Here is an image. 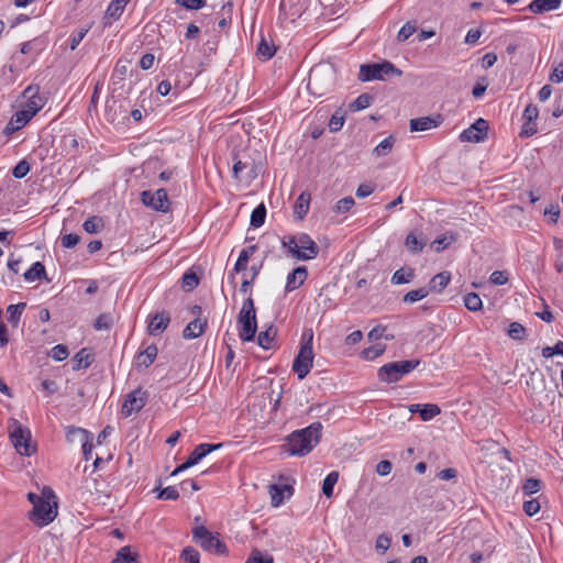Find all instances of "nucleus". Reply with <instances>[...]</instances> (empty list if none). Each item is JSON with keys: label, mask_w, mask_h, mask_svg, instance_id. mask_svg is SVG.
<instances>
[{"label": "nucleus", "mask_w": 563, "mask_h": 563, "mask_svg": "<svg viewBox=\"0 0 563 563\" xmlns=\"http://www.w3.org/2000/svg\"><path fill=\"white\" fill-rule=\"evenodd\" d=\"M199 284V279L197 275L192 272H187L184 274L181 279V286L186 291H191Z\"/></svg>", "instance_id": "49530a36"}, {"label": "nucleus", "mask_w": 563, "mask_h": 563, "mask_svg": "<svg viewBox=\"0 0 563 563\" xmlns=\"http://www.w3.org/2000/svg\"><path fill=\"white\" fill-rule=\"evenodd\" d=\"M25 307L26 302H19L16 305H10L7 308V319L13 327H18L21 314Z\"/></svg>", "instance_id": "473e14b6"}, {"label": "nucleus", "mask_w": 563, "mask_h": 563, "mask_svg": "<svg viewBox=\"0 0 563 563\" xmlns=\"http://www.w3.org/2000/svg\"><path fill=\"white\" fill-rule=\"evenodd\" d=\"M103 227V219L97 216L88 218L82 224L84 230L90 234L98 233Z\"/></svg>", "instance_id": "58836bf2"}, {"label": "nucleus", "mask_w": 563, "mask_h": 563, "mask_svg": "<svg viewBox=\"0 0 563 563\" xmlns=\"http://www.w3.org/2000/svg\"><path fill=\"white\" fill-rule=\"evenodd\" d=\"M562 0H533L528 5V10L532 13L540 14L559 9Z\"/></svg>", "instance_id": "5701e85b"}, {"label": "nucleus", "mask_w": 563, "mask_h": 563, "mask_svg": "<svg viewBox=\"0 0 563 563\" xmlns=\"http://www.w3.org/2000/svg\"><path fill=\"white\" fill-rule=\"evenodd\" d=\"M464 305L471 311H478L483 307L482 299L476 292H468L465 295Z\"/></svg>", "instance_id": "37998d69"}, {"label": "nucleus", "mask_w": 563, "mask_h": 563, "mask_svg": "<svg viewBox=\"0 0 563 563\" xmlns=\"http://www.w3.org/2000/svg\"><path fill=\"white\" fill-rule=\"evenodd\" d=\"M355 201L352 197H344L340 199L335 207L334 211L338 213H344L351 210V208L354 206Z\"/></svg>", "instance_id": "e2e57ef3"}, {"label": "nucleus", "mask_w": 563, "mask_h": 563, "mask_svg": "<svg viewBox=\"0 0 563 563\" xmlns=\"http://www.w3.org/2000/svg\"><path fill=\"white\" fill-rule=\"evenodd\" d=\"M23 97L26 99L25 104L23 108L26 111L32 112L33 115H35L44 106L43 99L38 96V88L29 86L23 91Z\"/></svg>", "instance_id": "f3484780"}, {"label": "nucleus", "mask_w": 563, "mask_h": 563, "mask_svg": "<svg viewBox=\"0 0 563 563\" xmlns=\"http://www.w3.org/2000/svg\"><path fill=\"white\" fill-rule=\"evenodd\" d=\"M222 446V443L217 444H209V443H201L197 445L194 451L190 453L188 459L186 460L190 466H194L198 464L205 456H207L209 453L220 449Z\"/></svg>", "instance_id": "6ab92c4d"}, {"label": "nucleus", "mask_w": 563, "mask_h": 563, "mask_svg": "<svg viewBox=\"0 0 563 563\" xmlns=\"http://www.w3.org/2000/svg\"><path fill=\"white\" fill-rule=\"evenodd\" d=\"M180 558L184 561V563H199L200 562L199 552L191 547L185 548L181 551Z\"/></svg>", "instance_id": "603ef678"}, {"label": "nucleus", "mask_w": 563, "mask_h": 563, "mask_svg": "<svg viewBox=\"0 0 563 563\" xmlns=\"http://www.w3.org/2000/svg\"><path fill=\"white\" fill-rule=\"evenodd\" d=\"M297 238L298 234L290 235L288 238L283 239L282 241L283 247L287 249L288 253H290L294 258H296V251H299Z\"/></svg>", "instance_id": "052dcab7"}, {"label": "nucleus", "mask_w": 563, "mask_h": 563, "mask_svg": "<svg viewBox=\"0 0 563 563\" xmlns=\"http://www.w3.org/2000/svg\"><path fill=\"white\" fill-rule=\"evenodd\" d=\"M245 563H274V559L272 555H263V553L255 549L252 551L251 556L246 560Z\"/></svg>", "instance_id": "13d9d810"}, {"label": "nucleus", "mask_w": 563, "mask_h": 563, "mask_svg": "<svg viewBox=\"0 0 563 563\" xmlns=\"http://www.w3.org/2000/svg\"><path fill=\"white\" fill-rule=\"evenodd\" d=\"M540 488H541V481L533 478V477L526 479V482L522 486L523 494L528 495V496L536 494L537 492L540 490Z\"/></svg>", "instance_id": "4d7b16f0"}, {"label": "nucleus", "mask_w": 563, "mask_h": 563, "mask_svg": "<svg viewBox=\"0 0 563 563\" xmlns=\"http://www.w3.org/2000/svg\"><path fill=\"white\" fill-rule=\"evenodd\" d=\"M147 394L141 388H136L125 396L121 413L128 418L134 412H139L146 404Z\"/></svg>", "instance_id": "1a4fd4ad"}, {"label": "nucleus", "mask_w": 563, "mask_h": 563, "mask_svg": "<svg viewBox=\"0 0 563 563\" xmlns=\"http://www.w3.org/2000/svg\"><path fill=\"white\" fill-rule=\"evenodd\" d=\"M194 541L207 552L218 555L228 554V547L217 536H213L205 526H198L192 529Z\"/></svg>", "instance_id": "423d86ee"}, {"label": "nucleus", "mask_w": 563, "mask_h": 563, "mask_svg": "<svg viewBox=\"0 0 563 563\" xmlns=\"http://www.w3.org/2000/svg\"><path fill=\"white\" fill-rule=\"evenodd\" d=\"M23 278L29 283L46 278L45 266L41 262L33 263L32 266L23 274Z\"/></svg>", "instance_id": "7c9ffc66"}, {"label": "nucleus", "mask_w": 563, "mask_h": 563, "mask_svg": "<svg viewBox=\"0 0 563 563\" xmlns=\"http://www.w3.org/2000/svg\"><path fill=\"white\" fill-rule=\"evenodd\" d=\"M402 71L393 63L384 60L379 64H363L360 67L358 79L361 81L386 80L391 76H401Z\"/></svg>", "instance_id": "20e7f679"}, {"label": "nucleus", "mask_w": 563, "mask_h": 563, "mask_svg": "<svg viewBox=\"0 0 563 563\" xmlns=\"http://www.w3.org/2000/svg\"><path fill=\"white\" fill-rule=\"evenodd\" d=\"M256 249V245H251L241 251L238 261L234 265L233 273L229 275V278H231L232 283H234V273H240L246 269L247 262L250 257L255 253Z\"/></svg>", "instance_id": "b1692460"}, {"label": "nucleus", "mask_w": 563, "mask_h": 563, "mask_svg": "<svg viewBox=\"0 0 563 563\" xmlns=\"http://www.w3.org/2000/svg\"><path fill=\"white\" fill-rule=\"evenodd\" d=\"M339 479V473L336 471L330 472L322 482V494L327 498L333 496V489Z\"/></svg>", "instance_id": "f704fd0d"}, {"label": "nucleus", "mask_w": 563, "mask_h": 563, "mask_svg": "<svg viewBox=\"0 0 563 563\" xmlns=\"http://www.w3.org/2000/svg\"><path fill=\"white\" fill-rule=\"evenodd\" d=\"M385 351V346L380 344L372 345L363 350L362 355L365 360L372 361L380 356Z\"/></svg>", "instance_id": "864d4df0"}, {"label": "nucleus", "mask_w": 563, "mask_h": 563, "mask_svg": "<svg viewBox=\"0 0 563 563\" xmlns=\"http://www.w3.org/2000/svg\"><path fill=\"white\" fill-rule=\"evenodd\" d=\"M429 290L426 287L418 288L410 290L404 296V302L413 303L417 302L423 298H426L429 295Z\"/></svg>", "instance_id": "a18cd8bd"}, {"label": "nucleus", "mask_w": 563, "mask_h": 563, "mask_svg": "<svg viewBox=\"0 0 563 563\" xmlns=\"http://www.w3.org/2000/svg\"><path fill=\"white\" fill-rule=\"evenodd\" d=\"M112 563H137L136 554L132 553L129 547H123L119 550Z\"/></svg>", "instance_id": "79ce46f5"}, {"label": "nucleus", "mask_w": 563, "mask_h": 563, "mask_svg": "<svg viewBox=\"0 0 563 563\" xmlns=\"http://www.w3.org/2000/svg\"><path fill=\"white\" fill-rule=\"evenodd\" d=\"M79 240H80V238H79L78 234H76V233H68V234H65L62 238V245L65 249H73V247H75L78 244Z\"/></svg>", "instance_id": "774afa93"}, {"label": "nucleus", "mask_w": 563, "mask_h": 563, "mask_svg": "<svg viewBox=\"0 0 563 563\" xmlns=\"http://www.w3.org/2000/svg\"><path fill=\"white\" fill-rule=\"evenodd\" d=\"M286 492H288V495H291L292 488L288 485L277 484L269 486L271 504L273 507H278L283 504Z\"/></svg>", "instance_id": "a878e982"}, {"label": "nucleus", "mask_w": 563, "mask_h": 563, "mask_svg": "<svg viewBox=\"0 0 563 563\" xmlns=\"http://www.w3.org/2000/svg\"><path fill=\"white\" fill-rule=\"evenodd\" d=\"M157 352L158 350L155 344L148 345L144 351L137 354V366L148 367L150 365H152L157 356Z\"/></svg>", "instance_id": "c85d7f7f"}, {"label": "nucleus", "mask_w": 563, "mask_h": 563, "mask_svg": "<svg viewBox=\"0 0 563 563\" xmlns=\"http://www.w3.org/2000/svg\"><path fill=\"white\" fill-rule=\"evenodd\" d=\"M508 335L514 340H523L526 336V328L519 322H511L509 324Z\"/></svg>", "instance_id": "3c124183"}, {"label": "nucleus", "mask_w": 563, "mask_h": 563, "mask_svg": "<svg viewBox=\"0 0 563 563\" xmlns=\"http://www.w3.org/2000/svg\"><path fill=\"white\" fill-rule=\"evenodd\" d=\"M311 195L302 191L294 205V216L296 220H302L309 212Z\"/></svg>", "instance_id": "412c9836"}, {"label": "nucleus", "mask_w": 563, "mask_h": 563, "mask_svg": "<svg viewBox=\"0 0 563 563\" xmlns=\"http://www.w3.org/2000/svg\"><path fill=\"white\" fill-rule=\"evenodd\" d=\"M176 3L187 10H199L206 5V0H176Z\"/></svg>", "instance_id": "0e129e2a"}, {"label": "nucleus", "mask_w": 563, "mask_h": 563, "mask_svg": "<svg viewBox=\"0 0 563 563\" xmlns=\"http://www.w3.org/2000/svg\"><path fill=\"white\" fill-rule=\"evenodd\" d=\"M275 52L276 49L274 45L268 44L264 38H262L257 47V55L264 59H269L274 56Z\"/></svg>", "instance_id": "5fc2aeb1"}, {"label": "nucleus", "mask_w": 563, "mask_h": 563, "mask_svg": "<svg viewBox=\"0 0 563 563\" xmlns=\"http://www.w3.org/2000/svg\"><path fill=\"white\" fill-rule=\"evenodd\" d=\"M34 115L32 112L26 111L22 108L20 111H16L15 114L11 118L8 123L5 130L9 132H14L22 129Z\"/></svg>", "instance_id": "4be33fe9"}, {"label": "nucleus", "mask_w": 563, "mask_h": 563, "mask_svg": "<svg viewBox=\"0 0 563 563\" xmlns=\"http://www.w3.org/2000/svg\"><path fill=\"white\" fill-rule=\"evenodd\" d=\"M29 172H30V164L25 159H22L13 167L12 175H13V177H15L18 179H21V178L25 177Z\"/></svg>", "instance_id": "680f3d73"}, {"label": "nucleus", "mask_w": 563, "mask_h": 563, "mask_svg": "<svg viewBox=\"0 0 563 563\" xmlns=\"http://www.w3.org/2000/svg\"><path fill=\"white\" fill-rule=\"evenodd\" d=\"M415 277V271L412 268H400L391 276V283L395 285H401L410 283Z\"/></svg>", "instance_id": "4c0bfd02"}, {"label": "nucleus", "mask_w": 563, "mask_h": 563, "mask_svg": "<svg viewBox=\"0 0 563 563\" xmlns=\"http://www.w3.org/2000/svg\"><path fill=\"white\" fill-rule=\"evenodd\" d=\"M442 117L437 114L435 117H420L411 119L409 122L411 132H423L439 126L442 123Z\"/></svg>", "instance_id": "dca6fc26"}, {"label": "nucleus", "mask_w": 563, "mask_h": 563, "mask_svg": "<svg viewBox=\"0 0 563 563\" xmlns=\"http://www.w3.org/2000/svg\"><path fill=\"white\" fill-rule=\"evenodd\" d=\"M238 323L240 325L239 336L244 342H251L254 340L257 331L256 314L239 312Z\"/></svg>", "instance_id": "f8f14e48"}, {"label": "nucleus", "mask_w": 563, "mask_h": 563, "mask_svg": "<svg viewBox=\"0 0 563 563\" xmlns=\"http://www.w3.org/2000/svg\"><path fill=\"white\" fill-rule=\"evenodd\" d=\"M420 364L419 360H407L400 362H390L378 369L380 382L391 384L399 382L405 375L409 374Z\"/></svg>", "instance_id": "39448f33"}, {"label": "nucleus", "mask_w": 563, "mask_h": 563, "mask_svg": "<svg viewBox=\"0 0 563 563\" xmlns=\"http://www.w3.org/2000/svg\"><path fill=\"white\" fill-rule=\"evenodd\" d=\"M416 31H417L416 23L415 22H407L399 30V32L397 34V40L399 42H404V41L408 40Z\"/></svg>", "instance_id": "bf43d9fd"}, {"label": "nucleus", "mask_w": 563, "mask_h": 563, "mask_svg": "<svg viewBox=\"0 0 563 563\" xmlns=\"http://www.w3.org/2000/svg\"><path fill=\"white\" fill-rule=\"evenodd\" d=\"M345 121V111L342 108L335 110L329 120L328 126L330 132L335 133L340 131Z\"/></svg>", "instance_id": "c9c22d12"}, {"label": "nucleus", "mask_w": 563, "mask_h": 563, "mask_svg": "<svg viewBox=\"0 0 563 563\" xmlns=\"http://www.w3.org/2000/svg\"><path fill=\"white\" fill-rule=\"evenodd\" d=\"M154 492L157 493L156 497L158 499L177 500L179 498V493L174 486H168L166 488L156 487Z\"/></svg>", "instance_id": "c03bdc74"}, {"label": "nucleus", "mask_w": 563, "mask_h": 563, "mask_svg": "<svg viewBox=\"0 0 563 563\" xmlns=\"http://www.w3.org/2000/svg\"><path fill=\"white\" fill-rule=\"evenodd\" d=\"M48 355L55 361H64L68 357V347L64 344H57L49 351Z\"/></svg>", "instance_id": "8fccbe9b"}, {"label": "nucleus", "mask_w": 563, "mask_h": 563, "mask_svg": "<svg viewBox=\"0 0 563 563\" xmlns=\"http://www.w3.org/2000/svg\"><path fill=\"white\" fill-rule=\"evenodd\" d=\"M426 239L423 238V234L420 233V235L418 236L416 233L413 232H410L407 236H406V241H405V245L406 247L408 249V251H410L411 253H420L423 247L426 246Z\"/></svg>", "instance_id": "cd10ccee"}, {"label": "nucleus", "mask_w": 563, "mask_h": 563, "mask_svg": "<svg viewBox=\"0 0 563 563\" xmlns=\"http://www.w3.org/2000/svg\"><path fill=\"white\" fill-rule=\"evenodd\" d=\"M125 5L126 3L121 0H111L106 11V18H109L112 21H118L122 15Z\"/></svg>", "instance_id": "72a5a7b5"}, {"label": "nucleus", "mask_w": 563, "mask_h": 563, "mask_svg": "<svg viewBox=\"0 0 563 563\" xmlns=\"http://www.w3.org/2000/svg\"><path fill=\"white\" fill-rule=\"evenodd\" d=\"M487 131L488 122L479 118L460 134V140L462 142L479 143L487 137Z\"/></svg>", "instance_id": "ddd939ff"}, {"label": "nucleus", "mask_w": 563, "mask_h": 563, "mask_svg": "<svg viewBox=\"0 0 563 563\" xmlns=\"http://www.w3.org/2000/svg\"><path fill=\"white\" fill-rule=\"evenodd\" d=\"M441 412L440 407L434 404L422 405L419 412L421 420L429 421L437 417Z\"/></svg>", "instance_id": "a19ab883"}, {"label": "nucleus", "mask_w": 563, "mask_h": 563, "mask_svg": "<svg viewBox=\"0 0 563 563\" xmlns=\"http://www.w3.org/2000/svg\"><path fill=\"white\" fill-rule=\"evenodd\" d=\"M86 483L88 490L91 495H93V500L100 505H107L111 497L109 484L100 476L89 478L86 481Z\"/></svg>", "instance_id": "4468645a"}, {"label": "nucleus", "mask_w": 563, "mask_h": 563, "mask_svg": "<svg viewBox=\"0 0 563 563\" xmlns=\"http://www.w3.org/2000/svg\"><path fill=\"white\" fill-rule=\"evenodd\" d=\"M43 495L46 497L30 512V520L38 527H45L54 521L57 516V500L51 487L43 488Z\"/></svg>", "instance_id": "7ed1b4c3"}, {"label": "nucleus", "mask_w": 563, "mask_h": 563, "mask_svg": "<svg viewBox=\"0 0 563 563\" xmlns=\"http://www.w3.org/2000/svg\"><path fill=\"white\" fill-rule=\"evenodd\" d=\"M523 511L527 516H534L540 510V503L538 499H530L523 503Z\"/></svg>", "instance_id": "338daca9"}, {"label": "nucleus", "mask_w": 563, "mask_h": 563, "mask_svg": "<svg viewBox=\"0 0 563 563\" xmlns=\"http://www.w3.org/2000/svg\"><path fill=\"white\" fill-rule=\"evenodd\" d=\"M395 143V140L393 136H388L386 139H384L375 148H374V153L377 155V156H385L387 155L391 148H393V145Z\"/></svg>", "instance_id": "09e8293b"}, {"label": "nucleus", "mask_w": 563, "mask_h": 563, "mask_svg": "<svg viewBox=\"0 0 563 563\" xmlns=\"http://www.w3.org/2000/svg\"><path fill=\"white\" fill-rule=\"evenodd\" d=\"M10 440L20 455L31 456L35 446L31 444V432L23 428L19 421L13 420V429L10 431Z\"/></svg>", "instance_id": "0eeeda50"}, {"label": "nucleus", "mask_w": 563, "mask_h": 563, "mask_svg": "<svg viewBox=\"0 0 563 563\" xmlns=\"http://www.w3.org/2000/svg\"><path fill=\"white\" fill-rule=\"evenodd\" d=\"M335 70L329 65H317L311 68L307 88L312 96L322 97L333 90Z\"/></svg>", "instance_id": "f03ea898"}, {"label": "nucleus", "mask_w": 563, "mask_h": 563, "mask_svg": "<svg viewBox=\"0 0 563 563\" xmlns=\"http://www.w3.org/2000/svg\"><path fill=\"white\" fill-rule=\"evenodd\" d=\"M71 434L79 435V441L81 442L84 459L86 461L90 460L91 454H92V449H93L92 433H90L89 431H87L86 429H82V428L68 427L67 431H66V437H67V440L70 442H73V439L70 438Z\"/></svg>", "instance_id": "2eb2a0df"}, {"label": "nucleus", "mask_w": 563, "mask_h": 563, "mask_svg": "<svg viewBox=\"0 0 563 563\" xmlns=\"http://www.w3.org/2000/svg\"><path fill=\"white\" fill-rule=\"evenodd\" d=\"M308 271L306 266H298L287 275L285 291L291 292L298 289L307 279Z\"/></svg>", "instance_id": "a211bd4d"}, {"label": "nucleus", "mask_w": 563, "mask_h": 563, "mask_svg": "<svg viewBox=\"0 0 563 563\" xmlns=\"http://www.w3.org/2000/svg\"><path fill=\"white\" fill-rule=\"evenodd\" d=\"M142 202L153 208L156 211L166 212L169 209V201L167 191L163 188L157 189L155 192L144 190L142 192Z\"/></svg>", "instance_id": "9d476101"}, {"label": "nucleus", "mask_w": 563, "mask_h": 563, "mask_svg": "<svg viewBox=\"0 0 563 563\" xmlns=\"http://www.w3.org/2000/svg\"><path fill=\"white\" fill-rule=\"evenodd\" d=\"M276 330L273 325L268 327L265 331H261L257 335V344L264 350H269L273 346Z\"/></svg>", "instance_id": "2f4dec72"}, {"label": "nucleus", "mask_w": 563, "mask_h": 563, "mask_svg": "<svg viewBox=\"0 0 563 563\" xmlns=\"http://www.w3.org/2000/svg\"><path fill=\"white\" fill-rule=\"evenodd\" d=\"M374 100V97L369 93L360 95L353 102L350 103L349 108L352 112H357L368 108Z\"/></svg>", "instance_id": "e433bc0d"}, {"label": "nucleus", "mask_w": 563, "mask_h": 563, "mask_svg": "<svg viewBox=\"0 0 563 563\" xmlns=\"http://www.w3.org/2000/svg\"><path fill=\"white\" fill-rule=\"evenodd\" d=\"M321 431V422H312L307 428L291 432L282 449L290 456H305L320 442Z\"/></svg>", "instance_id": "f257e3e1"}, {"label": "nucleus", "mask_w": 563, "mask_h": 563, "mask_svg": "<svg viewBox=\"0 0 563 563\" xmlns=\"http://www.w3.org/2000/svg\"><path fill=\"white\" fill-rule=\"evenodd\" d=\"M313 357L312 349L300 346L292 363V371L297 374L299 379H303L309 374L313 364Z\"/></svg>", "instance_id": "6e6552de"}, {"label": "nucleus", "mask_w": 563, "mask_h": 563, "mask_svg": "<svg viewBox=\"0 0 563 563\" xmlns=\"http://www.w3.org/2000/svg\"><path fill=\"white\" fill-rule=\"evenodd\" d=\"M64 151L67 154L74 153L78 148V141L74 134H67L62 137Z\"/></svg>", "instance_id": "6e6d98bb"}, {"label": "nucleus", "mask_w": 563, "mask_h": 563, "mask_svg": "<svg viewBox=\"0 0 563 563\" xmlns=\"http://www.w3.org/2000/svg\"><path fill=\"white\" fill-rule=\"evenodd\" d=\"M90 26L80 29L70 37V49L74 51L77 48V46L80 44V42L85 38L89 31Z\"/></svg>", "instance_id": "69168bd1"}, {"label": "nucleus", "mask_w": 563, "mask_h": 563, "mask_svg": "<svg viewBox=\"0 0 563 563\" xmlns=\"http://www.w3.org/2000/svg\"><path fill=\"white\" fill-rule=\"evenodd\" d=\"M266 218V207L264 203H260L251 214V225L260 228L264 224Z\"/></svg>", "instance_id": "ea45409f"}, {"label": "nucleus", "mask_w": 563, "mask_h": 563, "mask_svg": "<svg viewBox=\"0 0 563 563\" xmlns=\"http://www.w3.org/2000/svg\"><path fill=\"white\" fill-rule=\"evenodd\" d=\"M170 317L168 312H157L155 313L148 324V332L152 335H156L162 333L169 324Z\"/></svg>", "instance_id": "aec40b11"}, {"label": "nucleus", "mask_w": 563, "mask_h": 563, "mask_svg": "<svg viewBox=\"0 0 563 563\" xmlns=\"http://www.w3.org/2000/svg\"><path fill=\"white\" fill-rule=\"evenodd\" d=\"M206 327L207 321H202L200 318H196L195 320L190 321L184 329L183 336L187 340L196 339L203 333Z\"/></svg>", "instance_id": "393cba45"}, {"label": "nucleus", "mask_w": 563, "mask_h": 563, "mask_svg": "<svg viewBox=\"0 0 563 563\" xmlns=\"http://www.w3.org/2000/svg\"><path fill=\"white\" fill-rule=\"evenodd\" d=\"M113 319L110 313H101L95 321L93 327L96 330H110Z\"/></svg>", "instance_id": "de8ad7c7"}, {"label": "nucleus", "mask_w": 563, "mask_h": 563, "mask_svg": "<svg viewBox=\"0 0 563 563\" xmlns=\"http://www.w3.org/2000/svg\"><path fill=\"white\" fill-rule=\"evenodd\" d=\"M450 280L451 274L449 272H442L430 279L427 288L429 292H441L449 285Z\"/></svg>", "instance_id": "bb28decb"}, {"label": "nucleus", "mask_w": 563, "mask_h": 563, "mask_svg": "<svg viewBox=\"0 0 563 563\" xmlns=\"http://www.w3.org/2000/svg\"><path fill=\"white\" fill-rule=\"evenodd\" d=\"M297 242L299 251H296V260L309 261L318 256L319 246L309 234L298 233Z\"/></svg>", "instance_id": "9b49d317"}, {"label": "nucleus", "mask_w": 563, "mask_h": 563, "mask_svg": "<svg viewBox=\"0 0 563 563\" xmlns=\"http://www.w3.org/2000/svg\"><path fill=\"white\" fill-rule=\"evenodd\" d=\"M95 361L93 354L89 353L86 347L81 349L74 356L75 365L73 366L74 371H79L81 368H87Z\"/></svg>", "instance_id": "c756f323"}]
</instances>
